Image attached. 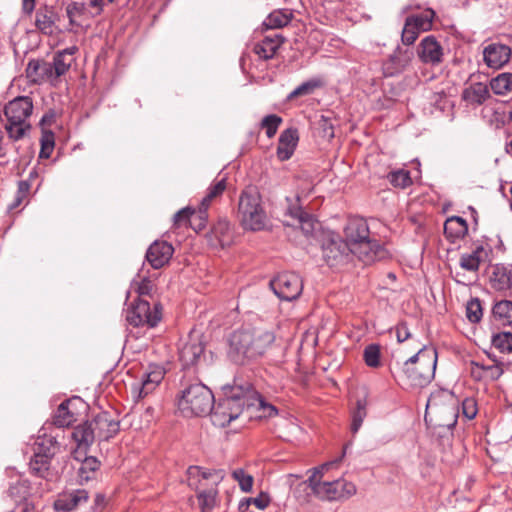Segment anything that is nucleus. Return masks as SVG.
Masks as SVG:
<instances>
[{"mask_svg": "<svg viewBox=\"0 0 512 512\" xmlns=\"http://www.w3.org/2000/svg\"><path fill=\"white\" fill-rule=\"evenodd\" d=\"M37 444L34 456L30 460L31 472L39 477H44L47 473L50 460L56 452L57 441L54 437H44Z\"/></svg>", "mask_w": 512, "mask_h": 512, "instance_id": "nucleus-13", "label": "nucleus"}, {"mask_svg": "<svg viewBox=\"0 0 512 512\" xmlns=\"http://www.w3.org/2000/svg\"><path fill=\"white\" fill-rule=\"evenodd\" d=\"M26 77L30 82L40 84L50 82L55 84L49 62L31 60L26 67Z\"/></svg>", "mask_w": 512, "mask_h": 512, "instance_id": "nucleus-25", "label": "nucleus"}, {"mask_svg": "<svg viewBox=\"0 0 512 512\" xmlns=\"http://www.w3.org/2000/svg\"><path fill=\"white\" fill-rule=\"evenodd\" d=\"M30 190V184L27 181H20L18 183V190L15 199V207L20 205L23 199L28 195Z\"/></svg>", "mask_w": 512, "mask_h": 512, "instance_id": "nucleus-58", "label": "nucleus"}, {"mask_svg": "<svg viewBox=\"0 0 512 512\" xmlns=\"http://www.w3.org/2000/svg\"><path fill=\"white\" fill-rule=\"evenodd\" d=\"M490 96L488 87L483 83H473L462 92V99L469 105H481Z\"/></svg>", "mask_w": 512, "mask_h": 512, "instance_id": "nucleus-32", "label": "nucleus"}, {"mask_svg": "<svg viewBox=\"0 0 512 512\" xmlns=\"http://www.w3.org/2000/svg\"><path fill=\"white\" fill-rule=\"evenodd\" d=\"M466 315L470 322L477 323L482 318V307L479 299H471L466 306Z\"/></svg>", "mask_w": 512, "mask_h": 512, "instance_id": "nucleus-52", "label": "nucleus"}, {"mask_svg": "<svg viewBox=\"0 0 512 512\" xmlns=\"http://www.w3.org/2000/svg\"><path fill=\"white\" fill-rule=\"evenodd\" d=\"M88 493L86 490L78 489L71 493H64L58 497L54 506L58 511H71L79 504L86 502Z\"/></svg>", "mask_w": 512, "mask_h": 512, "instance_id": "nucleus-29", "label": "nucleus"}, {"mask_svg": "<svg viewBox=\"0 0 512 512\" xmlns=\"http://www.w3.org/2000/svg\"><path fill=\"white\" fill-rule=\"evenodd\" d=\"M435 12L432 9H427L419 15H412L406 18L408 22L417 28L420 32L429 31L432 28Z\"/></svg>", "mask_w": 512, "mask_h": 512, "instance_id": "nucleus-41", "label": "nucleus"}, {"mask_svg": "<svg viewBox=\"0 0 512 512\" xmlns=\"http://www.w3.org/2000/svg\"><path fill=\"white\" fill-rule=\"evenodd\" d=\"M478 413L477 402L472 397H467L462 401V416L468 420H472Z\"/></svg>", "mask_w": 512, "mask_h": 512, "instance_id": "nucleus-55", "label": "nucleus"}, {"mask_svg": "<svg viewBox=\"0 0 512 512\" xmlns=\"http://www.w3.org/2000/svg\"><path fill=\"white\" fill-rule=\"evenodd\" d=\"M287 214L296 220L302 232L306 235H312L318 227L315 218L303 211L301 206L291 205L287 208Z\"/></svg>", "mask_w": 512, "mask_h": 512, "instance_id": "nucleus-28", "label": "nucleus"}, {"mask_svg": "<svg viewBox=\"0 0 512 512\" xmlns=\"http://www.w3.org/2000/svg\"><path fill=\"white\" fill-rule=\"evenodd\" d=\"M488 258L487 250L478 245L470 253H464L460 257V266L471 272L478 271L480 264L485 262Z\"/></svg>", "mask_w": 512, "mask_h": 512, "instance_id": "nucleus-31", "label": "nucleus"}, {"mask_svg": "<svg viewBox=\"0 0 512 512\" xmlns=\"http://www.w3.org/2000/svg\"><path fill=\"white\" fill-rule=\"evenodd\" d=\"M36 0H22V12L25 15L30 16L35 10Z\"/></svg>", "mask_w": 512, "mask_h": 512, "instance_id": "nucleus-63", "label": "nucleus"}, {"mask_svg": "<svg viewBox=\"0 0 512 512\" xmlns=\"http://www.w3.org/2000/svg\"><path fill=\"white\" fill-rule=\"evenodd\" d=\"M226 188L227 183L225 178H222L211 184L207 189V194L201 200L200 207L202 208V211L208 210L212 202L219 198L226 190Z\"/></svg>", "mask_w": 512, "mask_h": 512, "instance_id": "nucleus-37", "label": "nucleus"}, {"mask_svg": "<svg viewBox=\"0 0 512 512\" xmlns=\"http://www.w3.org/2000/svg\"><path fill=\"white\" fill-rule=\"evenodd\" d=\"M240 223L246 230L261 231L269 223V218L262 205V197L255 187H247L240 195L238 203Z\"/></svg>", "mask_w": 512, "mask_h": 512, "instance_id": "nucleus-7", "label": "nucleus"}, {"mask_svg": "<svg viewBox=\"0 0 512 512\" xmlns=\"http://www.w3.org/2000/svg\"><path fill=\"white\" fill-rule=\"evenodd\" d=\"M489 284L493 290L505 294L512 287V271L503 264L492 266Z\"/></svg>", "mask_w": 512, "mask_h": 512, "instance_id": "nucleus-24", "label": "nucleus"}, {"mask_svg": "<svg viewBox=\"0 0 512 512\" xmlns=\"http://www.w3.org/2000/svg\"><path fill=\"white\" fill-rule=\"evenodd\" d=\"M275 341L273 331L266 328H241L229 337V356L237 363L263 356Z\"/></svg>", "mask_w": 512, "mask_h": 512, "instance_id": "nucleus-2", "label": "nucleus"}, {"mask_svg": "<svg viewBox=\"0 0 512 512\" xmlns=\"http://www.w3.org/2000/svg\"><path fill=\"white\" fill-rule=\"evenodd\" d=\"M299 137L296 129L288 128L284 130L278 140L277 157L280 161H286L293 155Z\"/></svg>", "mask_w": 512, "mask_h": 512, "instance_id": "nucleus-27", "label": "nucleus"}, {"mask_svg": "<svg viewBox=\"0 0 512 512\" xmlns=\"http://www.w3.org/2000/svg\"><path fill=\"white\" fill-rule=\"evenodd\" d=\"M59 15L53 6L42 5L35 13V27L45 35H53L58 27Z\"/></svg>", "mask_w": 512, "mask_h": 512, "instance_id": "nucleus-16", "label": "nucleus"}, {"mask_svg": "<svg viewBox=\"0 0 512 512\" xmlns=\"http://www.w3.org/2000/svg\"><path fill=\"white\" fill-rule=\"evenodd\" d=\"M131 288L134 289V291L138 295V299L150 295L152 289H153V283L148 278H143L140 281H133Z\"/></svg>", "mask_w": 512, "mask_h": 512, "instance_id": "nucleus-54", "label": "nucleus"}, {"mask_svg": "<svg viewBox=\"0 0 512 512\" xmlns=\"http://www.w3.org/2000/svg\"><path fill=\"white\" fill-rule=\"evenodd\" d=\"M217 497V490L215 488H211L208 490H203L198 493V503L202 512L210 511L215 503Z\"/></svg>", "mask_w": 512, "mask_h": 512, "instance_id": "nucleus-45", "label": "nucleus"}, {"mask_svg": "<svg viewBox=\"0 0 512 512\" xmlns=\"http://www.w3.org/2000/svg\"><path fill=\"white\" fill-rule=\"evenodd\" d=\"M493 316L501 325L512 324V301L502 300L493 307Z\"/></svg>", "mask_w": 512, "mask_h": 512, "instance_id": "nucleus-38", "label": "nucleus"}, {"mask_svg": "<svg viewBox=\"0 0 512 512\" xmlns=\"http://www.w3.org/2000/svg\"><path fill=\"white\" fill-rule=\"evenodd\" d=\"M502 373L503 370L497 365L487 366L485 379L496 380L502 375Z\"/></svg>", "mask_w": 512, "mask_h": 512, "instance_id": "nucleus-60", "label": "nucleus"}, {"mask_svg": "<svg viewBox=\"0 0 512 512\" xmlns=\"http://www.w3.org/2000/svg\"><path fill=\"white\" fill-rule=\"evenodd\" d=\"M417 54L425 64L437 65L442 61L443 49L434 36H426L418 46Z\"/></svg>", "mask_w": 512, "mask_h": 512, "instance_id": "nucleus-17", "label": "nucleus"}, {"mask_svg": "<svg viewBox=\"0 0 512 512\" xmlns=\"http://www.w3.org/2000/svg\"><path fill=\"white\" fill-rule=\"evenodd\" d=\"M491 88L495 94L505 95L512 91V75L500 74L491 81Z\"/></svg>", "mask_w": 512, "mask_h": 512, "instance_id": "nucleus-42", "label": "nucleus"}, {"mask_svg": "<svg viewBox=\"0 0 512 512\" xmlns=\"http://www.w3.org/2000/svg\"><path fill=\"white\" fill-rule=\"evenodd\" d=\"M41 150L39 153L40 158H49L54 150V133L52 131L43 130L40 139Z\"/></svg>", "mask_w": 512, "mask_h": 512, "instance_id": "nucleus-48", "label": "nucleus"}, {"mask_svg": "<svg viewBox=\"0 0 512 512\" xmlns=\"http://www.w3.org/2000/svg\"><path fill=\"white\" fill-rule=\"evenodd\" d=\"M77 51L78 48L76 46H71L69 48L58 51L54 55L53 62L50 63V67L55 83L61 76L65 75L69 71L71 65L75 61L74 55L77 53Z\"/></svg>", "mask_w": 512, "mask_h": 512, "instance_id": "nucleus-21", "label": "nucleus"}, {"mask_svg": "<svg viewBox=\"0 0 512 512\" xmlns=\"http://www.w3.org/2000/svg\"><path fill=\"white\" fill-rule=\"evenodd\" d=\"M492 343L494 347L500 350L501 352H511L512 334L509 332L497 334L493 337Z\"/></svg>", "mask_w": 512, "mask_h": 512, "instance_id": "nucleus-50", "label": "nucleus"}, {"mask_svg": "<svg viewBox=\"0 0 512 512\" xmlns=\"http://www.w3.org/2000/svg\"><path fill=\"white\" fill-rule=\"evenodd\" d=\"M232 478L239 484L240 489L248 493L252 490L253 487V476L246 473L243 469L238 468L232 471Z\"/></svg>", "mask_w": 512, "mask_h": 512, "instance_id": "nucleus-47", "label": "nucleus"}, {"mask_svg": "<svg viewBox=\"0 0 512 512\" xmlns=\"http://www.w3.org/2000/svg\"><path fill=\"white\" fill-rule=\"evenodd\" d=\"M511 57V49L499 43H491L483 50V59L486 65L492 69L502 68Z\"/></svg>", "mask_w": 512, "mask_h": 512, "instance_id": "nucleus-18", "label": "nucleus"}, {"mask_svg": "<svg viewBox=\"0 0 512 512\" xmlns=\"http://www.w3.org/2000/svg\"><path fill=\"white\" fill-rule=\"evenodd\" d=\"M214 396L202 383H193L182 390L178 399V408L186 417L204 416L211 412Z\"/></svg>", "mask_w": 512, "mask_h": 512, "instance_id": "nucleus-10", "label": "nucleus"}, {"mask_svg": "<svg viewBox=\"0 0 512 512\" xmlns=\"http://www.w3.org/2000/svg\"><path fill=\"white\" fill-rule=\"evenodd\" d=\"M324 85V81L321 78H312L309 79L298 87H296L289 95L288 100H293L297 97L307 96L314 93V91L318 88H321Z\"/></svg>", "mask_w": 512, "mask_h": 512, "instance_id": "nucleus-40", "label": "nucleus"}, {"mask_svg": "<svg viewBox=\"0 0 512 512\" xmlns=\"http://www.w3.org/2000/svg\"><path fill=\"white\" fill-rule=\"evenodd\" d=\"M257 401L268 416L277 413L276 408L271 404H265L261 396L249 383L233 386L226 392V396L220 399L216 406L211 409V421L217 427H225L231 421L237 419L243 412L245 406L253 405Z\"/></svg>", "mask_w": 512, "mask_h": 512, "instance_id": "nucleus-1", "label": "nucleus"}, {"mask_svg": "<svg viewBox=\"0 0 512 512\" xmlns=\"http://www.w3.org/2000/svg\"><path fill=\"white\" fill-rule=\"evenodd\" d=\"M366 415H367L366 401L358 400L356 403V408L352 412L351 431L353 434H355L359 431Z\"/></svg>", "mask_w": 512, "mask_h": 512, "instance_id": "nucleus-44", "label": "nucleus"}, {"mask_svg": "<svg viewBox=\"0 0 512 512\" xmlns=\"http://www.w3.org/2000/svg\"><path fill=\"white\" fill-rule=\"evenodd\" d=\"M326 4L340 5L350 3V0H322Z\"/></svg>", "mask_w": 512, "mask_h": 512, "instance_id": "nucleus-64", "label": "nucleus"}, {"mask_svg": "<svg viewBox=\"0 0 512 512\" xmlns=\"http://www.w3.org/2000/svg\"><path fill=\"white\" fill-rule=\"evenodd\" d=\"M270 287L279 299L293 301L301 295L303 281L298 274L285 272L272 279Z\"/></svg>", "mask_w": 512, "mask_h": 512, "instance_id": "nucleus-12", "label": "nucleus"}, {"mask_svg": "<svg viewBox=\"0 0 512 512\" xmlns=\"http://www.w3.org/2000/svg\"><path fill=\"white\" fill-rule=\"evenodd\" d=\"M195 214V210L190 207H185L179 210L173 217V226L180 228L186 226L191 222L192 217Z\"/></svg>", "mask_w": 512, "mask_h": 512, "instance_id": "nucleus-51", "label": "nucleus"}, {"mask_svg": "<svg viewBox=\"0 0 512 512\" xmlns=\"http://www.w3.org/2000/svg\"><path fill=\"white\" fill-rule=\"evenodd\" d=\"M282 121L283 120L280 116L276 114H270L262 119L260 127L265 130L268 138H273L276 135Z\"/></svg>", "mask_w": 512, "mask_h": 512, "instance_id": "nucleus-46", "label": "nucleus"}, {"mask_svg": "<svg viewBox=\"0 0 512 512\" xmlns=\"http://www.w3.org/2000/svg\"><path fill=\"white\" fill-rule=\"evenodd\" d=\"M207 217V210L202 211V208L199 207V211L197 213L195 212L194 216L192 217L190 226L195 231L202 230L206 226Z\"/></svg>", "mask_w": 512, "mask_h": 512, "instance_id": "nucleus-56", "label": "nucleus"}, {"mask_svg": "<svg viewBox=\"0 0 512 512\" xmlns=\"http://www.w3.org/2000/svg\"><path fill=\"white\" fill-rule=\"evenodd\" d=\"M119 428V422L106 411L76 426L72 432V439L76 443V449L73 451L74 459L80 460V452H87L96 438L107 441L118 433Z\"/></svg>", "mask_w": 512, "mask_h": 512, "instance_id": "nucleus-4", "label": "nucleus"}, {"mask_svg": "<svg viewBox=\"0 0 512 512\" xmlns=\"http://www.w3.org/2000/svg\"><path fill=\"white\" fill-rule=\"evenodd\" d=\"M189 474V485L192 486V479L198 478L202 480L212 479L213 484L217 485L224 478V473L222 470H204L198 466H191L188 469Z\"/></svg>", "mask_w": 512, "mask_h": 512, "instance_id": "nucleus-36", "label": "nucleus"}, {"mask_svg": "<svg viewBox=\"0 0 512 512\" xmlns=\"http://www.w3.org/2000/svg\"><path fill=\"white\" fill-rule=\"evenodd\" d=\"M348 251L349 247L340 239H328L322 245L323 258L330 267L340 264Z\"/></svg>", "mask_w": 512, "mask_h": 512, "instance_id": "nucleus-20", "label": "nucleus"}, {"mask_svg": "<svg viewBox=\"0 0 512 512\" xmlns=\"http://www.w3.org/2000/svg\"><path fill=\"white\" fill-rule=\"evenodd\" d=\"M396 337L398 342H404L405 340L409 339L411 337L410 331L408 329V326L406 323L401 322L399 323L396 328Z\"/></svg>", "mask_w": 512, "mask_h": 512, "instance_id": "nucleus-59", "label": "nucleus"}, {"mask_svg": "<svg viewBox=\"0 0 512 512\" xmlns=\"http://www.w3.org/2000/svg\"><path fill=\"white\" fill-rule=\"evenodd\" d=\"M344 235L349 251L364 264H371L388 256L387 250L376 239L370 237L368 224L362 218L350 219Z\"/></svg>", "mask_w": 512, "mask_h": 512, "instance_id": "nucleus-3", "label": "nucleus"}, {"mask_svg": "<svg viewBox=\"0 0 512 512\" xmlns=\"http://www.w3.org/2000/svg\"><path fill=\"white\" fill-rule=\"evenodd\" d=\"M32 113L33 101L28 96H18L4 105L2 121L12 141H19L28 135L32 127Z\"/></svg>", "mask_w": 512, "mask_h": 512, "instance_id": "nucleus-5", "label": "nucleus"}, {"mask_svg": "<svg viewBox=\"0 0 512 512\" xmlns=\"http://www.w3.org/2000/svg\"><path fill=\"white\" fill-rule=\"evenodd\" d=\"M162 319V306L155 302L151 305L147 300L140 298L126 310V321L134 326H147L154 328Z\"/></svg>", "mask_w": 512, "mask_h": 512, "instance_id": "nucleus-11", "label": "nucleus"}, {"mask_svg": "<svg viewBox=\"0 0 512 512\" xmlns=\"http://www.w3.org/2000/svg\"><path fill=\"white\" fill-rule=\"evenodd\" d=\"M333 463H326L313 469L308 478L309 487L313 493L322 500L347 499L356 493V486L344 479L333 481L323 480L324 471L328 470Z\"/></svg>", "mask_w": 512, "mask_h": 512, "instance_id": "nucleus-8", "label": "nucleus"}, {"mask_svg": "<svg viewBox=\"0 0 512 512\" xmlns=\"http://www.w3.org/2000/svg\"><path fill=\"white\" fill-rule=\"evenodd\" d=\"M174 253L173 246L166 241L153 242L147 252L146 260L154 269H160L167 265Z\"/></svg>", "mask_w": 512, "mask_h": 512, "instance_id": "nucleus-15", "label": "nucleus"}, {"mask_svg": "<svg viewBox=\"0 0 512 512\" xmlns=\"http://www.w3.org/2000/svg\"><path fill=\"white\" fill-rule=\"evenodd\" d=\"M204 347L197 340H190L185 343L179 351V359L184 367L195 365L201 358Z\"/></svg>", "mask_w": 512, "mask_h": 512, "instance_id": "nucleus-30", "label": "nucleus"}, {"mask_svg": "<svg viewBox=\"0 0 512 512\" xmlns=\"http://www.w3.org/2000/svg\"><path fill=\"white\" fill-rule=\"evenodd\" d=\"M86 453L87 452L84 453L83 451H81L79 454V461H81L82 463L79 468L78 474L82 480L88 481L92 478L93 473L96 470H98L100 463L95 457H87Z\"/></svg>", "mask_w": 512, "mask_h": 512, "instance_id": "nucleus-39", "label": "nucleus"}, {"mask_svg": "<svg viewBox=\"0 0 512 512\" xmlns=\"http://www.w3.org/2000/svg\"><path fill=\"white\" fill-rule=\"evenodd\" d=\"M72 404V400H65L58 406L53 416L54 425L64 428L72 425L77 420L75 412L71 409Z\"/></svg>", "mask_w": 512, "mask_h": 512, "instance_id": "nucleus-34", "label": "nucleus"}, {"mask_svg": "<svg viewBox=\"0 0 512 512\" xmlns=\"http://www.w3.org/2000/svg\"><path fill=\"white\" fill-rule=\"evenodd\" d=\"M471 376L476 380H485V373L481 370L479 363L471 362Z\"/></svg>", "mask_w": 512, "mask_h": 512, "instance_id": "nucleus-62", "label": "nucleus"}, {"mask_svg": "<svg viewBox=\"0 0 512 512\" xmlns=\"http://www.w3.org/2000/svg\"><path fill=\"white\" fill-rule=\"evenodd\" d=\"M165 369L160 365H149L143 372L139 382L132 385V392L137 399H143L153 393L165 376Z\"/></svg>", "mask_w": 512, "mask_h": 512, "instance_id": "nucleus-14", "label": "nucleus"}, {"mask_svg": "<svg viewBox=\"0 0 512 512\" xmlns=\"http://www.w3.org/2000/svg\"><path fill=\"white\" fill-rule=\"evenodd\" d=\"M270 503V498L266 493H260L255 498H247L246 499V508H249L250 504L255 505L258 509L264 510L268 507Z\"/></svg>", "mask_w": 512, "mask_h": 512, "instance_id": "nucleus-57", "label": "nucleus"}, {"mask_svg": "<svg viewBox=\"0 0 512 512\" xmlns=\"http://www.w3.org/2000/svg\"><path fill=\"white\" fill-rule=\"evenodd\" d=\"M293 18V12L289 9H276L264 20L263 25L268 29H280L287 26Z\"/></svg>", "mask_w": 512, "mask_h": 512, "instance_id": "nucleus-35", "label": "nucleus"}, {"mask_svg": "<svg viewBox=\"0 0 512 512\" xmlns=\"http://www.w3.org/2000/svg\"><path fill=\"white\" fill-rule=\"evenodd\" d=\"M413 51L398 48L383 64V73L386 77H392L404 71L413 59Z\"/></svg>", "mask_w": 512, "mask_h": 512, "instance_id": "nucleus-19", "label": "nucleus"}, {"mask_svg": "<svg viewBox=\"0 0 512 512\" xmlns=\"http://www.w3.org/2000/svg\"><path fill=\"white\" fill-rule=\"evenodd\" d=\"M435 419L437 425L453 427L457 422L458 406L454 394L446 389H437L430 394L426 404L425 419Z\"/></svg>", "mask_w": 512, "mask_h": 512, "instance_id": "nucleus-9", "label": "nucleus"}, {"mask_svg": "<svg viewBox=\"0 0 512 512\" xmlns=\"http://www.w3.org/2000/svg\"><path fill=\"white\" fill-rule=\"evenodd\" d=\"M284 41L285 38L279 33L267 35L261 41L254 44L253 52L259 59H272Z\"/></svg>", "mask_w": 512, "mask_h": 512, "instance_id": "nucleus-23", "label": "nucleus"}, {"mask_svg": "<svg viewBox=\"0 0 512 512\" xmlns=\"http://www.w3.org/2000/svg\"><path fill=\"white\" fill-rule=\"evenodd\" d=\"M436 364L437 351L432 347L421 348L403 364L402 373L407 384L412 387L429 384L434 378Z\"/></svg>", "mask_w": 512, "mask_h": 512, "instance_id": "nucleus-6", "label": "nucleus"}, {"mask_svg": "<svg viewBox=\"0 0 512 512\" xmlns=\"http://www.w3.org/2000/svg\"><path fill=\"white\" fill-rule=\"evenodd\" d=\"M65 13L69 20L70 32H77L78 29L82 28V22L91 16V13L87 10L86 4L80 1H71L65 6Z\"/></svg>", "mask_w": 512, "mask_h": 512, "instance_id": "nucleus-26", "label": "nucleus"}, {"mask_svg": "<svg viewBox=\"0 0 512 512\" xmlns=\"http://www.w3.org/2000/svg\"><path fill=\"white\" fill-rule=\"evenodd\" d=\"M420 33L421 32L417 28H415L411 24V22H408L406 20L402 30L401 40L405 45H412L416 41Z\"/></svg>", "mask_w": 512, "mask_h": 512, "instance_id": "nucleus-53", "label": "nucleus"}, {"mask_svg": "<svg viewBox=\"0 0 512 512\" xmlns=\"http://www.w3.org/2000/svg\"><path fill=\"white\" fill-rule=\"evenodd\" d=\"M109 3H112L114 0H107ZM89 6L92 9H95L94 13H91V17L98 16L102 13L104 7V0H90Z\"/></svg>", "mask_w": 512, "mask_h": 512, "instance_id": "nucleus-61", "label": "nucleus"}, {"mask_svg": "<svg viewBox=\"0 0 512 512\" xmlns=\"http://www.w3.org/2000/svg\"><path fill=\"white\" fill-rule=\"evenodd\" d=\"M468 232V225L465 219L452 216L444 223V234L452 242L463 238Z\"/></svg>", "mask_w": 512, "mask_h": 512, "instance_id": "nucleus-33", "label": "nucleus"}, {"mask_svg": "<svg viewBox=\"0 0 512 512\" xmlns=\"http://www.w3.org/2000/svg\"><path fill=\"white\" fill-rule=\"evenodd\" d=\"M364 361L367 366L377 368L380 366V347L377 344H370L364 349Z\"/></svg>", "mask_w": 512, "mask_h": 512, "instance_id": "nucleus-49", "label": "nucleus"}, {"mask_svg": "<svg viewBox=\"0 0 512 512\" xmlns=\"http://www.w3.org/2000/svg\"><path fill=\"white\" fill-rule=\"evenodd\" d=\"M209 245L213 248H224L232 242L230 223L226 219H219L206 235Z\"/></svg>", "mask_w": 512, "mask_h": 512, "instance_id": "nucleus-22", "label": "nucleus"}, {"mask_svg": "<svg viewBox=\"0 0 512 512\" xmlns=\"http://www.w3.org/2000/svg\"><path fill=\"white\" fill-rule=\"evenodd\" d=\"M389 182L397 188H406L412 184L410 172L404 169L392 171L387 175Z\"/></svg>", "mask_w": 512, "mask_h": 512, "instance_id": "nucleus-43", "label": "nucleus"}]
</instances>
